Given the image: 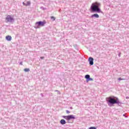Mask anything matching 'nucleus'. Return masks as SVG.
Listing matches in <instances>:
<instances>
[{
    "mask_svg": "<svg viewBox=\"0 0 129 129\" xmlns=\"http://www.w3.org/2000/svg\"><path fill=\"white\" fill-rule=\"evenodd\" d=\"M106 100L107 101L108 105L110 107L113 106L114 104H117L119 106L121 104V102L119 101V99H118V98H116L114 96H110L108 98H106Z\"/></svg>",
    "mask_w": 129,
    "mask_h": 129,
    "instance_id": "f257e3e1",
    "label": "nucleus"
},
{
    "mask_svg": "<svg viewBox=\"0 0 129 129\" xmlns=\"http://www.w3.org/2000/svg\"><path fill=\"white\" fill-rule=\"evenodd\" d=\"M100 3H93L91 6L90 10L92 13H101V10L99 8Z\"/></svg>",
    "mask_w": 129,
    "mask_h": 129,
    "instance_id": "f03ea898",
    "label": "nucleus"
},
{
    "mask_svg": "<svg viewBox=\"0 0 129 129\" xmlns=\"http://www.w3.org/2000/svg\"><path fill=\"white\" fill-rule=\"evenodd\" d=\"M46 21L43 20V21H38L36 22L35 23V29H39L40 27H44L45 25H46Z\"/></svg>",
    "mask_w": 129,
    "mask_h": 129,
    "instance_id": "7ed1b4c3",
    "label": "nucleus"
},
{
    "mask_svg": "<svg viewBox=\"0 0 129 129\" xmlns=\"http://www.w3.org/2000/svg\"><path fill=\"white\" fill-rule=\"evenodd\" d=\"M6 20L7 23H13V22H15V19L12 17L11 15H8L6 18Z\"/></svg>",
    "mask_w": 129,
    "mask_h": 129,
    "instance_id": "20e7f679",
    "label": "nucleus"
},
{
    "mask_svg": "<svg viewBox=\"0 0 129 129\" xmlns=\"http://www.w3.org/2000/svg\"><path fill=\"white\" fill-rule=\"evenodd\" d=\"M63 118L67 119V120H71V119H75L76 118L74 115H70L68 116H62Z\"/></svg>",
    "mask_w": 129,
    "mask_h": 129,
    "instance_id": "39448f33",
    "label": "nucleus"
},
{
    "mask_svg": "<svg viewBox=\"0 0 129 129\" xmlns=\"http://www.w3.org/2000/svg\"><path fill=\"white\" fill-rule=\"evenodd\" d=\"M85 78L86 79L87 82H88V81H93V79L90 78V75H86L85 76Z\"/></svg>",
    "mask_w": 129,
    "mask_h": 129,
    "instance_id": "423d86ee",
    "label": "nucleus"
},
{
    "mask_svg": "<svg viewBox=\"0 0 129 129\" xmlns=\"http://www.w3.org/2000/svg\"><path fill=\"white\" fill-rule=\"evenodd\" d=\"M94 59L93 57H90L88 59V61L89 62V64L91 65V66H92L93 65V64H94V62H93L94 61Z\"/></svg>",
    "mask_w": 129,
    "mask_h": 129,
    "instance_id": "0eeeda50",
    "label": "nucleus"
},
{
    "mask_svg": "<svg viewBox=\"0 0 129 129\" xmlns=\"http://www.w3.org/2000/svg\"><path fill=\"white\" fill-rule=\"evenodd\" d=\"M91 18H96L97 19H98V18H99V15L97 14H93L91 15Z\"/></svg>",
    "mask_w": 129,
    "mask_h": 129,
    "instance_id": "6e6552de",
    "label": "nucleus"
},
{
    "mask_svg": "<svg viewBox=\"0 0 129 129\" xmlns=\"http://www.w3.org/2000/svg\"><path fill=\"white\" fill-rule=\"evenodd\" d=\"M60 124H62V125L66 124V121L63 119H61L60 121Z\"/></svg>",
    "mask_w": 129,
    "mask_h": 129,
    "instance_id": "1a4fd4ad",
    "label": "nucleus"
},
{
    "mask_svg": "<svg viewBox=\"0 0 129 129\" xmlns=\"http://www.w3.org/2000/svg\"><path fill=\"white\" fill-rule=\"evenodd\" d=\"M6 40H7V41H11L12 40V36H11L10 35H8L6 36Z\"/></svg>",
    "mask_w": 129,
    "mask_h": 129,
    "instance_id": "9d476101",
    "label": "nucleus"
},
{
    "mask_svg": "<svg viewBox=\"0 0 129 129\" xmlns=\"http://www.w3.org/2000/svg\"><path fill=\"white\" fill-rule=\"evenodd\" d=\"M28 6H31V2L30 1L27 2L26 7H28Z\"/></svg>",
    "mask_w": 129,
    "mask_h": 129,
    "instance_id": "9b49d317",
    "label": "nucleus"
},
{
    "mask_svg": "<svg viewBox=\"0 0 129 129\" xmlns=\"http://www.w3.org/2000/svg\"><path fill=\"white\" fill-rule=\"evenodd\" d=\"M24 71H25V72H30V69H25L24 70Z\"/></svg>",
    "mask_w": 129,
    "mask_h": 129,
    "instance_id": "f8f14e48",
    "label": "nucleus"
},
{
    "mask_svg": "<svg viewBox=\"0 0 129 129\" xmlns=\"http://www.w3.org/2000/svg\"><path fill=\"white\" fill-rule=\"evenodd\" d=\"M50 19H51V20H52L53 21H55V20H56V18H55L54 16H51V17H50Z\"/></svg>",
    "mask_w": 129,
    "mask_h": 129,
    "instance_id": "ddd939ff",
    "label": "nucleus"
},
{
    "mask_svg": "<svg viewBox=\"0 0 129 129\" xmlns=\"http://www.w3.org/2000/svg\"><path fill=\"white\" fill-rule=\"evenodd\" d=\"M118 80H119V81H120V80H125V79H122L121 78H119L118 79Z\"/></svg>",
    "mask_w": 129,
    "mask_h": 129,
    "instance_id": "4468645a",
    "label": "nucleus"
},
{
    "mask_svg": "<svg viewBox=\"0 0 129 129\" xmlns=\"http://www.w3.org/2000/svg\"><path fill=\"white\" fill-rule=\"evenodd\" d=\"M54 91H55V92H58V94H60V91H59V90H55Z\"/></svg>",
    "mask_w": 129,
    "mask_h": 129,
    "instance_id": "2eb2a0df",
    "label": "nucleus"
},
{
    "mask_svg": "<svg viewBox=\"0 0 129 129\" xmlns=\"http://www.w3.org/2000/svg\"><path fill=\"white\" fill-rule=\"evenodd\" d=\"M66 113H68V114H69V113H70V111H69V110H66Z\"/></svg>",
    "mask_w": 129,
    "mask_h": 129,
    "instance_id": "dca6fc26",
    "label": "nucleus"
},
{
    "mask_svg": "<svg viewBox=\"0 0 129 129\" xmlns=\"http://www.w3.org/2000/svg\"><path fill=\"white\" fill-rule=\"evenodd\" d=\"M22 4H23V6H25L26 7V4L24 2H23Z\"/></svg>",
    "mask_w": 129,
    "mask_h": 129,
    "instance_id": "f3484780",
    "label": "nucleus"
},
{
    "mask_svg": "<svg viewBox=\"0 0 129 129\" xmlns=\"http://www.w3.org/2000/svg\"><path fill=\"white\" fill-rule=\"evenodd\" d=\"M20 65H23V61L20 62Z\"/></svg>",
    "mask_w": 129,
    "mask_h": 129,
    "instance_id": "a211bd4d",
    "label": "nucleus"
},
{
    "mask_svg": "<svg viewBox=\"0 0 129 129\" xmlns=\"http://www.w3.org/2000/svg\"><path fill=\"white\" fill-rule=\"evenodd\" d=\"M118 56L120 57V52H119V53L118 54Z\"/></svg>",
    "mask_w": 129,
    "mask_h": 129,
    "instance_id": "6ab92c4d",
    "label": "nucleus"
},
{
    "mask_svg": "<svg viewBox=\"0 0 129 129\" xmlns=\"http://www.w3.org/2000/svg\"><path fill=\"white\" fill-rule=\"evenodd\" d=\"M44 56L41 57H40V59H44Z\"/></svg>",
    "mask_w": 129,
    "mask_h": 129,
    "instance_id": "aec40b11",
    "label": "nucleus"
},
{
    "mask_svg": "<svg viewBox=\"0 0 129 129\" xmlns=\"http://www.w3.org/2000/svg\"><path fill=\"white\" fill-rule=\"evenodd\" d=\"M129 97H126V99H128Z\"/></svg>",
    "mask_w": 129,
    "mask_h": 129,
    "instance_id": "412c9836",
    "label": "nucleus"
},
{
    "mask_svg": "<svg viewBox=\"0 0 129 129\" xmlns=\"http://www.w3.org/2000/svg\"><path fill=\"white\" fill-rule=\"evenodd\" d=\"M71 109H72L73 108H72V107H70Z\"/></svg>",
    "mask_w": 129,
    "mask_h": 129,
    "instance_id": "4be33fe9",
    "label": "nucleus"
}]
</instances>
